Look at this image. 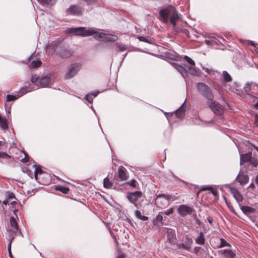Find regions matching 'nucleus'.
Listing matches in <instances>:
<instances>
[{
	"mask_svg": "<svg viewBox=\"0 0 258 258\" xmlns=\"http://www.w3.org/2000/svg\"><path fill=\"white\" fill-rule=\"evenodd\" d=\"M160 20L165 24L169 22L176 31V23L179 20L178 14L174 7H170L161 10L159 12Z\"/></svg>",
	"mask_w": 258,
	"mask_h": 258,
	"instance_id": "obj_1",
	"label": "nucleus"
},
{
	"mask_svg": "<svg viewBox=\"0 0 258 258\" xmlns=\"http://www.w3.org/2000/svg\"><path fill=\"white\" fill-rule=\"evenodd\" d=\"M197 89L199 94L206 98L208 101L214 99V95L211 88L203 82H199L197 85Z\"/></svg>",
	"mask_w": 258,
	"mask_h": 258,
	"instance_id": "obj_2",
	"label": "nucleus"
},
{
	"mask_svg": "<svg viewBox=\"0 0 258 258\" xmlns=\"http://www.w3.org/2000/svg\"><path fill=\"white\" fill-rule=\"evenodd\" d=\"M49 48L53 50L54 52L56 51V54L61 58H68L72 54L70 50L65 46L59 44H57L56 43L51 44Z\"/></svg>",
	"mask_w": 258,
	"mask_h": 258,
	"instance_id": "obj_3",
	"label": "nucleus"
},
{
	"mask_svg": "<svg viewBox=\"0 0 258 258\" xmlns=\"http://www.w3.org/2000/svg\"><path fill=\"white\" fill-rule=\"evenodd\" d=\"M70 32L75 35L81 37L90 36L97 33V31L94 28H86L84 27L72 28L70 29Z\"/></svg>",
	"mask_w": 258,
	"mask_h": 258,
	"instance_id": "obj_4",
	"label": "nucleus"
},
{
	"mask_svg": "<svg viewBox=\"0 0 258 258\" xmlns=\"http://www.w3.org/2000/svg\"><path fill=\"white\" fill-rule=\"evenodd\" d=\"M143 196V193L141 191H136L134 192H128L126 194V198L129 202L134 205V206L137 209L140 208V205L137 204V202Z\"/></svg>",
	"mask_w": 258,
	"mask_h": 258,
	"instance_id": "obj_5",
	"label": "nucleus"
},
{
	"mask_svg": "<svg viewBox=\"0 0 258 258\" xmlns=\"http://www.w3.org/2000/svg\"><path fill=\"white\" fill-rule=\"evenodd\" d=\"M83 9L78 5H72L65 11L67 16H81L83 14Z\"/></svg>",
	"mask_w": 258,
	"mask_h": 258,
	"instance_id": "obj_6",
	"label": "nucleus"
},
{
	"mask_svg": "<svg viewBox=\"0 0 258 258\" xmlns=\"http://www.w3.org/2000/svg\"><path fill=\"white\" fill-rule=\"evenodd\" d=\"M207 103L209 107L212 110L215 114L217 115H221L223 113V107L219 102L212 100L210 101H207Z\"/></svg>",
	"mask_w": 258,
	"mask_h": 258,
	"instance_id": "obj_7",
	"label": "nucleus"
},
{
	"mask_svg": "<svg viewBox=\"0 0 258 258\" xmlns=\"http://www.w3.org/2000/svg\"><path fill=\"white\" fill-rule=\"evenodd\" d=\"M10 223L11 227L9 229V236L15 237L17 235V233H19L22 234L21 231L19 229L18 223L14 217H11L10 219Z\"/></svg>",
	"mask_w": 258,
	"mask_h": 258,
	"instance_id": "obj_8",
	"label": "nucleus"
},
{
	"mask_svg": "<svg viewBox=\"0 0 258 258\" xmlns=\"http://www.w3.org/2000/svg\"><path fill=\"white\" fill-rule=\"evenodd\" d=\"M81 68V64L80 63H75L71 65L70 68L65 75V78L69 79L75 76Z\"/></svg>",
	"mask_w": 258,
	"mask_h": 258,
	"instance_id": "obj_9",
	"label": "nucleus"
},
{
	"mask_svg": "<svg viewBox=\"0 0 258 258\" xmlns=\"http://www.w3.org/2000/svg\"><path fill=\"white\" fill-rule=\"evenodd\" d=\"M194 209L186 205H180L178 209V213L182 217H185L187 215H190L192 213Z\"/></svg>",
	"mask_w": 258,
	"mask_h": 258,
	"instance_id": "obj_10",
	"label": "nucleus"
},
{
	"mask_svg": "<svg viewBox=\"0 0 258 258\" xmlns=\"http://www.w3.org/2000/svg\"><path fill=\"white\" fill-rule=\"evenodd\" d=\"M37 178L38 180L37 181L43 185H48L51 181L50 175L45 172L43 173H40L39 177Z\"/></svg>",
	"mask_w": 258,
	"mask_h": 258,
	"instance_id": "obj_11",
	"label": "nucleus"
},
{
	"mask_svg": "<svg viewBox=\"0 0 258 258\" xmlns=\"http://www.w3.org/2000/svg\"><path fill=\"white\" fill-rule=\"evenodd\" d=\"M185 64H184L183 66L179 65L176 63H172V66L175 68L182 76L184 78H186L188 75L187 69Z\"/></svg>",
	"mask_w": 258,
	"mask_h": 258,
	"instance_id": "obj_12",
	"label": "nucleus"
},
{
	"mask_svg": "<svg viewBox=\"0 0 258 258\" xmlns=\"http://www.w3.org/2000/svg\"><path fill=\"white\" fill-rule=\"evenodd\" d=\"M13 158L6 152L0 151V162L3 164H9Z\"/></svg>",
	"mask_w": 258,
	"mask_h": 258,
	"instance_id": "obj_13",
	"label": "nucleus"
},
{
	"mask_svg": "<svg viewBox=\"0 0 258 258\" xmlns=\"http://www.w3.org/2000/svg\"><path fill=\"white\" fill-rule=\"evenodd\" d=\"M229 189L233 197L237 202L239 203L243 201V198L242 195L239 192L236 188L230 187Z\"/></svg>",
	"mask_w": 258,
	"mask_h": 258,
	"instance_id": "obj_14",
	"label": "nucleus"
},
{
	"mask_svg": "<svg viewBox=\"0 0 258 258\" xmlns=\"http://www.w3.org/2000/svg\"><path fill=\"white\" fill-rule=\"evenodd\" d=\"M167 241L171 244H176V236L173 230L171 229H168L167 232Z\"/></svg>",
	"mask_w": 258,
	"mask_h": 258,
	"instance_id": "obj_15",
	"label": "nucleus"
},
{
	"mask_svg": "<svg viewBox=\"0 0 258 258\" xmlns=\"http://www.w3.org/2000/svg\"><path fill=\"white\" fill-rule=\"evenodd\" d=\"M236 180L241 185H245L249 181V177L243 173H239L236 177Z\"/></svg>",
	"mask_w": 258,
	"mask_h": 258,
	"instance_id": "obj_16",
	"label": "nucleus"
},
{
	"mask_svg": "<svg viewBox=\"0 0 258 258\" xmlns=\"http://www.w3.org/2000/svg\"><path fill=\"white\" fill-rule=\"evenodd\" d=\"M118 177L121 181L126 180L128 176L127 175V171L123 166H120L118 169Z\"/></svg>",
	"mask_w": 258,
	"mask_h": 258,
	"instance_id": "obj_17",
	"label": "nucleus"
},
{
	"mask_svg": "<svg viewBox=\"0 0 258 258\" xmlns=\"http://www.w3.org/2000/svg\"><path fill=\"white\" fill-rule=\"evenodd\" d=\"M205 42L208 45H217L219 46L221 42L219 39L215 36H210L208 39L205 40Z\"/></svg>",
	"mask_w": 258,
	"mask_h": 258,
	"instance_id": "obj_18",
	"label": "nucleus"
},
{
	"mask_svg": "<svg viewBox=\"0 0 258 258\" xmlns=\"http://www.w3.org/2000/svg\"><path fill=\"white\" fill-rule=\"evenodd\" d=\"M240 209L243 214L247 216H249L252 213H254L256 211L255 208L250 207L248 206H241Z\"/></svg>",
	"mask_w": 258,
	"mask_h": 258,
	"instance_id": "obj_19",
	"label": "nucleus"
},
{
	"mask_svg": "<svg viewBox=\"0 0 258 258\" xmlns=\"http://www.w3.org/2000/svg\"><path fill=\"white\" fill-rule=\"evenodd\" d=\"M255 87H257L255 83L252 82L247 83L245 85V86L244 87V91L248 95L252 96L253 95L251 91Z\"/></svg>",
	"mask_w": 258,
	"mask_h": 258,
	"instance_id": "obj_20",
	"label": "nucleus"
},
{
	"mask_svg": "<svg viewBox=\"0 0 258 258\" xmlns=\"http://www.w3.org/2000/svg\"><path fill=\"white\" fill-rule=\"evenodd\" d=\"M162 198H158L157 195L155 199V203L157 207L160 208H164L169 204V203L167 202L165 199H162Z\"/></svg>",
	"mask_w": 258,
	"mask_h": 258,
	"instance_id": "obj_21",
	"label": "nucleus"
},
{
	"mask_svg": "<svg viewBox=\"0 0 258 258\" xmlns=\"http://www.w3.org/2000/svg\"><path fill=\"white\" fill-rule=\"evenodd\" d=\"M252 158V153L249 152L246 154L240 155V164L244 163L249 162Z\"/></svg>",
	"mask_w": 258,
	"mask_h": 258,
	"instance_id": "obj_22",
	"label": "nucleus"
},
{
	"mask_svg": "<svg viewBox=\"0 0 258 258\" xmlns=\"http://www.w3.org/2000/svg\"><path fill=\"white\" fill-rule=\"evenodd\" d=\"M39 83L43 87H48L51 84V79L50 77L46 76L41 79Z\"/></svg>",
	"mask_w": 258,
	"mask_h": 258,
	"instance_id": "obj_23",
	"label": "nucleus"
},
{
	"mask_svg": "<svg viewBox=\"0 0 258 258\" xmlns=\"http://www.w3.org/2000/svg\"><path fill=\"white\" fill-rule=\"evenodd\" d=\"M195 242L197 244L203 245L205 243V237L203 232H200L199 235L196 238Z\"/></svg>",
	"mask_w": 258,
	"mask_h": 258,
	"instance_id": "obj_24",
	"label": "nucleus"
},
{
	"mask_svg": "<svg viewBox=\"0 0 258 258\" xmlns=\"http://www.w3.org/2000/svg\"><path fill=\"white\" fill-rule=\"evenodd\" d=\"M158 198H163L168 203L174 201L177 199L175 196H172L168 194H161L158 195Z\"/></svg>",
	"mask_w": 258,
	"mask_h": 258,
	"instance_id": "obj_25",
	"label": "nucleus"
},
{
	"mask_svg": "<svg viewBox=\"0 0 258 258\" xmlns=\"http://www.w3.org/2000/svg\"><path fill=\"white\" fill-rule=\"evenodd\" d=\"M186 67L187 70L189 71V73L192 76H200L201 72L199 69H196L191 66L185 65Z\"/></svg>",
	"mask_w": 258,
	"mask_h": 258,
	"instance_id": "obj_26",
	"label": "nucleus"
},
{
	"mask_svg": "<svg viewBox=\"0 0 258 258\" xmlns=\"http://www.w3.org/2000/svg\"><path fill=\"white\" fill-rule=\"evenodd\" d=\"M37 1L43 6L50 7L54 5L56 0H37Z\"/></svg>",
	"mask_w": 258,
	"mask_h": 258,
	"instance_id": "obj_27",
	"label": "nucleus"
},
{
	"mask_svg": "<svg viewBox=\"0 0 258 258\" xmlns=\"http://www.w3.org/2000/svg\"><path fill=\"white\" fill-rule=\"evenodd\" d=\"M0 127L4 131L8 129V122L7 119L5 117H3L0 114Z\"/></svg>",
	"mask_w": 258,
	"mask_h": 258,
	"instance_id": "obj_28",
	"label": "nucleus"
},
{
	"mask_svg": "<svg viewBox=\"0 0 258 258\" xmlns=\"http://www.w3.org/2000/svg\"><path fill=\"white\" fill-rule=\"evenodd\" d=\"M33 90L32 89L29 88V87L26 86L23 87L18 92V95L19 97L22 96L23 95L25 94L26 93L31 92Z\"/></svg>",
	"mask_w": 258,
	"mask_h": 258,
	"instance_id": "obj_29",
	"label": "nucleus"
},
{
	"mask_svg": "<svg viewBox=\"0 0 258 258\" xmlns=\"http://www.w3.org/2000/svg\"><path fill=\"white\" fill-rule=\"evenodd\" d=\"M185 102V101L184 102ZM184 103H183L180 107L175 111L176 115L178 118H182L184 115V110L183 108V106Z\"/></svg>",
	"mask_w": 258,
	"mask_h": 258,
	"instance_id": "obj_30",
	"label": "nucleus"
},
{
	"mask_svg": "<svg viewBox=\"0 0 258 258\" xmlns=\"http://www.w3.org/2000/svg\"><path fill=\"white\" fill-rule=\"evenodd\" d=\"M34 167H35V170L34 171V176L36 180H38V177H39L40 173H43V172L40 168V166H37V165H34Z\"/></svg>",
	"mask_w": 258,
	"mask_h": 258,
	"instance_id": "obj_31",
	"label": "nucleus"
},
{
	"mask_svg": "<svg viewBox=\"0 0 258 258\" xmlns=\"http://www.w3.org/2000/svg\"><path fill=\"white\" fill-rule=\"evenodd\" d=\"M222 77L224 82H229L232 80L231 76L226 71L222 72Z\"/></svg>",
	"mask_w": 258,
	"mask_h": 258,
	"instance_id": "obj_32",
	"label": "nucleus"
},
{
	"mask_svg": "<svg viewBox=\"0 0 258 258\" xmlns=\"http://www.w3.org/2000/svg\"><path fill=\"white\" fill-rule=\"evenodd\" d=\"M163 217L161 214V213H159L153 221V224L154 225H157L159 223L163 224Z\"/></svg>",
	"mask_w": 258,
	"mask_h": 258,
	"instance_id": "obj_33",
	"label": "nucleus"
},
{
	"mask_svg": "<svg viewBox=\"0 0 258 258\" xmlns=\"http://www.w3.org/2000/svg\"><path fill=\"white\" fill-rule=\"evenodd\" d=\"M220 244L217 245V246H216V247L217 248H220L224 247L225 246H227V247L231 246V244L230 243H229L228 242H227L224 238H221L220 239Z\"/></svg>",
	"mask_w": 258,
	"mask_h": 258,
	"instance_id": "obj_34",
	"label": "nucleus"
},
{
	"mask_svg": "<svg viewBox=\"0 0 258 258\" xmlns=\"http://www.w3.org/2000/svg\"><path fill=\"white\" fill-rule=\"evenodd\" d=\"M41 63L40 60H33L29 64V67L30 68H37L41 66Z\"/></svg>",
	"mask_w": 258,
	"mask_h": 258,
	"instance_id": "obj_35",
	"label": "nucleus"
},
{
	"mask_svg": "<svg viewBox=\"0 0 258 258\" xmlns=\"http://www.w3.org/2000/svg\"><path fill=\"white\" fill-rule=\"evenodd\" d=\"M57 190H59L64 194H67L69 192V188L66 186L58 185L57 186L56 188Z\"/></svg>",
	"mask_w": 258,
	"mask_h": 258,
	"instance_id": "obj_36",
	"label": "nucleus"
},
{
	"mask_svg": "<svg viewBox=\"0 0 258 258\" xmlns=\"http://www.w3.org/2000/svg\"><path fill=\"white\" fill-rule=\"evenodd\" d=\"M103 184L104 187L106 188H110L112 186V183L110 181L109 179L107 177H106L104 179Z\"/></svg>",
	"mask_w": 258,
	"mask_h": 258,
	"instance_id": "obj_37",
	"label": "nucleus"
},
{
	"mask_svg": "<svg viewBox=\"0 0 258 258\" xmlns=\"http://www.w3.org/2000/svg\"><path fill=\"white\" fill-rule=\"evenodd\" d=\"M193 243V240L191 238L189 237L188 236L185 237V240L184 242L186 246H188V248L190 250L191 245Z\"/></svg>",
	"mask_w": 258,
	"mask_h": 258,
	"instance_id": "obj_38",
	"label": "nucleus"
},
{
	"mask_svg": "<svg viewBox=\"0 0 258 258\" xmlns=\"http://www.w3.org/2000/svg\"><path fill=\"white\" fill-rule=\"evenodd\" d=\"M115 45L117 48L118 49L119 51L122 52L127 49V47L123 44L117 42L116 43Z\"/></svg>",
	"mask_w": 258,
	"mask_h": 258,
	"instance_id": "obj_39",
	"label": "nucleus"
},
{
	"mask_svg": "<svg viewBox=\"0 0 258 258\" xmlns=\"http://www.w3.org/2000/svg\"><path fill=\"white\" fill-rule=\"evenodd\" d=\"M125 184L127 185H130L133 187L135 188L137 187V186L138 185V182H137V181L135 179H133L131 180L130 181L125 182Z\"/></svg>",
	"mask_w": 258,
	"mask_h": 258,
	"instance_id": "obj_40",
	"label": "nucleus"
},
{
	"mask_svg": "<svg viewBox=\"0 0 258 258\" xmlns=\"http://www.w3.org/2000/svg\"><path fill=\"white\" fill-rule=\"evenodd\" d=\"M138 38L140 41L145 42L150 44L152 43L151 41V39L149 37H145L142 36H140L138 37Z\"/></svg>",
	"mask_w": 258,
	"mask_h": 258,
	"instance_id": "obj_41",
	"label": "nucleus"
},
{
	"mask_svg": "<svg viewBox=\"0 0 258 258\" xmlns=\"http://www.w3.org/2000/svg\"><path fill=\"white\" fill-rule=\"evenodd\" d=\"M19 98L18 95H13L11 94H8L7 96V101H14Z\"/></svg>",
	"mask_w": 258,
	"mask_h": 258,
	"instance_id": "obj_42",
	"label": "nucleus"
},
{
	"mask_svg": "<svg viewBox=\"0 0 258 258\" xmlns=\"http://www.w3.org/2000/svg\"><path fill=\"white\" fill-rule=\"evenodd\" d=\"M9 238H8V240H9V243H8V251H11V246H12V242L14 240V239L15 238L14 237H12V236H9Z\"/></svg>",
	"mask_w": 258,
	"mask_h": 258,
	"instance_id": "obj_43",
	"label": "nucleus"
},
{
	"mask_svg": "<svg viewBox=\"0 0 258 258\" xmlns=\"http://www.w3.org/2000/svg\"><path fill=\"white\" fill-rule=\"evenodd\" d=\"M184 59L190 65L195 66V61L189 56L185 55L184 57Z\"/></svg>",
	"mask_w": 258,
	"mask_h": 258,
	"instance_id": "obj_44",
	"label": "nucleus"
},
{
	"mask_svg": "<svg viewBox=\"0 0 258 258\" xmlns=\"http://www.w3.org/2000/svg\"><path fill=\"white\" fill-rule=\"evenodd\" d=\"M176 245H177L178 248H179V249L182 248V249L186 250L187 251L189 250V249L188 248V246H186L184 243H177Z\"/></svg>",
	"mask_w": 258,
	"mask_h": 258,
	"instance_id": "obj_45",
	"label": "nucleus"
},
{
	"mask_svg": "<svg viewBox=\"0 0 258 258\" xmlns=\"http://www.w3.org/2000/svg\"><path fill=\"white\" fill-rule=\"evenodd\" d=\"M227 251L228 249H222L218 251V253L219 254L223 255L225 258H228L227 256Z\"/></svg>",
	"mask_w": 258,
	"mask_h": 258,
	"instance_id": "obj_46",
	"label": "nucleus"
},
{
	"mask_svg": "<svg viewBox=\"0 0 258 258\" xmlns=\"http://www.w3.org/2000/svg\"><path fill=\"white\" fill-rule=\"evenodd\" d=\"M227 256L229 257L230 258H235L236 257V254L231 249H228L227 251Z\"/></svg>",
	"mask_w": 258,
	"mask_h": 258,
	"instance_id": "obj_47",
	"label": "nucleus"
},
{
	"mask_svg": "<svg viewBox=\"0 0 258 258\" xmlns=\"http://www.w3.org/2000/svg\"><path fill=\"white\" fill-rule=\"evenodd\" d=\"M6 196L7 197V199L9 200L10 199H15V195L11 191H7L6 193Z\"/></svg>",
	"mask_w": 258,
	"mask_h": 258,
	"instance_id": "obj_48",
	"label": "nucleus"
},
{
	"mask_svg": "<svg viewBox=\"0 0 258 258\" xmlns=\"http://www.w3.org/2000/svg\"><path fill=\"white\" fill-rule=\"evenodd\" d=\"M249 162L250 164L254 167H256L258 166V160L255 158H251V160L249 161Z\"/></svg>",
	"mask_w": 258,
	"mask_h": 258,
	"instance_id": "obj_49",
	"label": "nucleus"
},
{
	"mask_svg": "<svg viewBox=\"0 0 258 258\" xmlns=\"http://www.w3.org/2000/svg\"><path fill=\"white\" fill-rule=\"evenodd\" d=\"M85 98L89 103H91L93 101L94 97L92 96V95L89 93L86 95Z\"/></svg>",
	"mask_w": 258,
	"mask_h": 258,
	"instance_id": "obj_50",
	"label": "nucleus"
},
{
	"mask_svg": "<svg viewBox=\"0 0 258 258\" xmlns=\"http://www.w3.org/2000/svg\"><path fill=\"white\" fill-rule=\"evenodd\" d=\"M173 212H174V209H173V208H170L168 210H167L166 211H165L163 212H161V213H163V214H165L166 215L168 216V215H169L170 214H173Z\"/></svg>",
	"mask_w": 258,
	"mask_h": 258,
	"instance_id": "obj_51",
	"label": "nucleus"
},
{
	"mask_svg": "<svg viewBox=\"0 0 258 258\" xmlns=\"http://www.w3.org/2000/svg\"><path fill=\"white\" fill-rule=\"evenodd\" d=\"M24 154H25V157L21 159V161L23 163H26L29 160V156L26 152L23 151Z\"/></svg>",
	"mask_w": 258,
	"mask_h": 258,
	"instance_id": "obj_52",
	"label": "nucleus"
},
{
	"mask_svg": "<svg viewBox=\"0 0 258 258\" xmlns=\"http://www.w3.org/2000/svg\"><path fill=\"white\" fill-rule=\"evenodd\" d=\"M38 77L36 75H32L31 78V81L32 83H34L38 81Z\"/></svg>",
	"mask_w": 258,
	"mask_h": 258,
	"instance_id": "obj_53",
	"label": "nucleus"
},
{
	"mask_svg": "<svg viewBox=\"0 0 258 258\" xmlns=\"http://www.w3.org/2000/svg\"><path fill=\"white\" fill-rule=\"evenodd\" d=\"M210 193L212 194L215 197H218V191L216 189H214L213 187H211V189L210 190Z\"/></svg>",
	"mask_w": 258,
	"mask_h": 258,
	"instance_id": "obj_54",
	"label": "nucleus"
},
{
	"mask_svg": "<svg viewBox=\"0 0 258 258\" xmlns=\"http://www.w3.org/2000/svg\"><path fill=\"white\" fill-rule=\"evenodd\" d=\"M212 186H203L200 189L201 191L210 190Z\"/></svg>",
	"mask_w": 258,
	"mask_h": 258,
	"instance_id": "obj_55",
	"label": "nucleus"
},
{
	"mask_svg": "<svg viewBox=\"0 0 258 258\" xmlns=\"http://www.w3.org/2000/svg\"><path fill=\"white\" fill-rule=\"evenodd\" d=\"M135 215L136 217L139 219L141 218V217L142 216L141 213L140 211L139 210H136L135 212Z\"/></svg>",
	"mask_w": 258,
	"mask_h": 258,
	"instance_id": "obj_56",
	"label": "nucleus"
},
{
	"mask_svg": "<svg viewBox=\"0 0 258 258\" xmlns=\"http://www.w3.org/2000/svg\"><path fill=\"white\" fill-rule=\"evenodd\" d=\"M125 256V254L121 251L118 253V254L116 258H124Z\"/></svg>",
	"mask_w": 258,
	"mask_h": 258,
	"instance_id": "obj_57",
	"label": "nucleus"
},
{
	"mask_svg": "<svg viewBox=\"0 0 258 258\" xmlns=\"http://www.w3.org/2000/svg\"><path fill=\"white\" fill-rule=\"evenodd\" d=\"M254 123L256 126H258V115L255 114L254 116Z\"/></svg>",
	"mask_w": 258,
	"mask_h": 258,
	"instance_id": "obj_58",
	"label": "nucleus"
},
{
	"mask_svg": "<svg viewBox=\"0 0 258 258\" xmlns=\"http://www.w3.org/2000/svg\"><path fill=\"white\" fill-rule=\"evenodd\" d=\"M208 222L210 224H212L213 222V219L211 216H208L207 218Z\"/></svg>",
	"mask_w": 258,
	"mask_h": 258,
	"instance_id": "obj_59",
	"label": "nucleus"
},
{
	"mask_svg": "<svg viewBox=\"0 0 258 258\" xmlns=\"http://www.w3.org/2000/svg\"><path fill=\"white\" fill-rule=\"evenodd\" d=\"M99 93V92L98 91H95V92H93L92 93H90V94L92 95V96L94 97V98L98 95Z\"/></svg>",
	"mask_w": 258,
	"mask_h": 258,
	"instance_id": "obj_60",
	"label": "nucleus"
},
{
	"mask_svg": "<svg viewBox=\"0 0 258 258\" xmlns=\"http://www.w3.org/2000/svg\"><path fill=\"white\" fill-rule=\"evenodd\" d=\"M167 57L169 58L175 60V59H176L177 56H176L175 55H173V54H171V55H170L169 56H167Z\"/></svg>",
	"mask_w": 258,
	"mask_h": 258,
	"instance_id": "obj_61",
	"label": "nucleus"
},
{
	"mask_svg": "<svg viewBox=\"0 0 258 258\" xmlns=\"http://www.w3.org/2000/svg\"><path fill=\"white\" fill-rule=\"evenodd\" d=\"M201 247H200V246H196V247H195L194 248V250L195 252L196 253H198L199 252V251H200V249H201Z\"/></svg>",
	"mask_w": 258,
	"mask_h": 258,
	"instance_id": "obj_62",
	"label": "nucleus"
},
{
	"mask_svg": "<svg viewBox=\"0 0 258 258\" xmlns=\"http://www.w3.org/2000/svg\"><path fill=\"white\" fill-rule=\"evenodd\" d=\"M88 4L90 5L91 4L94 3L96 1V0H84Z\"/></svg>",
	"mask_w": 258,
	"mask_h": 258,
	"instance_id": "obj_63",
	"label": "nucleus"
},
{
	"mask_svg": "<svg viewBox=\"0 0 258 258\" xmlns=\"http://www.w3.org/2000/svg\"><path fill=\"white\" fill-rule=\"evenodd\" d=\"M140 220L142 221H146L148 220V217L145 216H142L140 218Z\"/></svg>",
	"mask_w": 258,
	"mask_h": 258,
	"instance_id": "obj_64",
	"label": "nucleus"
}]
</instances>
